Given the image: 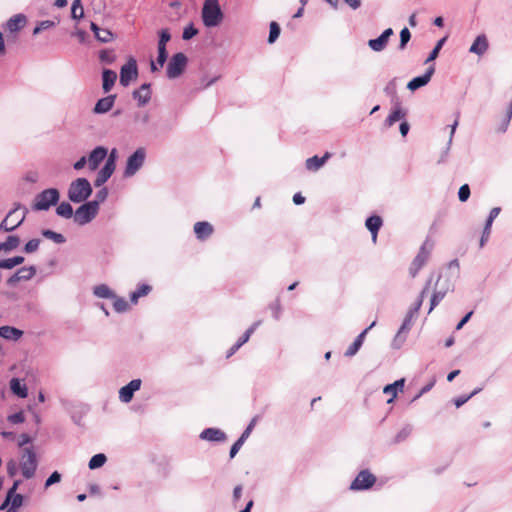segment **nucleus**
I'll return each mask as SVG.
<instances>
[{"instance_id":"nucleus-43","label":"nucleus","mask_w":512,"mask_h":512,"mask_svg":"<svg viewBox=\"0 0 512 512\" xmlns=\"http://www.w3.org/2000/svg\"><path fill=\"white\" fill-rule=\"evenodd\" d=\"M259 325H260V321L253 323L252 326L246 330V332L242 335V337L236 343H238L240 346L245 344L250 339L251 335L253 334V332L256 330V328Z\"/></svg>"},{"instance_id":"nucleus-39","label":"nucleus","mask_w":512,"mask_h":512,"mask_svg":"<svg viewBox=\"0 0 512 512\" xmlns=\"http://www.w3.org/2000/svg\"><path fill=\"white\" fill-rule=\"evenodd\" d=\"M59 216L64 218H70L73 215L72 206L68 202H62L56 209Z\"/></svg>"},{"instance_id":"nucleus-41","label":"nucleus","mask_w":512,"mask_h":512,"mask_svg":"<svg viewBox=\"0 0 512 512\" xmlns=\"http://www.w3.org/2000/svg\"><path fill=\"white\" fill-rule=\"evenodd\" d=\"M99 59L101 62L111 64L115 61L116 55L112 50H102L99 53Z\"/></svg>"},{"instance_id":"nucleus-48","label":"nucleus","mask_w":512,"mask_h":512,"mask_svg":"<svg viewBox=\"0 0 512 512\" xmlns=\"http://www.w3.org/2000/svg\"><path fill=\"white\" fill-rule=\"evenodd\" d=\"M20 484V481L19 480H16L14 483H13V486L9 489L8 493H7V496H6V499L5 501L2 503V505L0 506V509L1 510H4L10 503V499H11V496H13V494L16 493V490L18 488Z\"/></svg>"},{"instance_id":"nucleus-14","label":"nucleus","mask_w":512,"mask_h":512,"mask_svg":"<svg viewBox=\"0 0 512 512\" xmlns=\"http://www.w3.org/2000/svg\"><path fill=\"white\" fill-rule=\"evenodd\" d=\"M107 156V149L104 147L95 148L88 157V167L94 171Z\"/></svg>"},{"instance_id":"nucleus-61","label":"nucleus","mask_w":512,"mask_h":512,"mask_svg":"<svg viewBox=\"0 0 512 512\" xmlns=\"http://www.w3.org/2000/svg\"><path fill=\"white\" fill-rule=\"evenodd\" d=\"M478 391H473L469 396L467 397H459L454 400V404L457 408L461 407L464 403H466L472 396H474Z\"/></svg>"},{"instance_id":"nucleus-30","label":"nucleus","mask_w":512,"mask_h":512,"mask_svg":"<svg viewBox=\"0 0 512 512\" xmlns=\"http://www.w3.org/2000/svg\"><path fill=\"white\" fill-rule=\"evenodd\" d=\"M331 157L329 152H326L323 157L313 156L306 160V168L308 170L316 171L321 168L326 161Z\"/></svg>"},{"instance_id":"nucleus-38","label":"nucleus","mask_w":512,"mask_h":512,"mask_svg":"<svg viewBox=\"0 0 512 512\" xmlns=\"http://www.w3.org/2000/svg\"><path fill=\"white\" fill-rule=\"evenodd\" d=\"M71 16L73 19H81L84 16V9L81 0H73Z\"/></svg>"},{"instance_id":"nucleus-50","label":"nucleus","mask_w":512,"mask_h":512,"mask_svg":"<svg viewBox=\"0 0 512 512\" xmlns=\"http://www.w3.org/2000/svg\"><path fill=\"white\" fill-rule=\"evenodd\" d=\"M458 197L461 202H466L470 197V187L468 184H464L460 187Z\"/></svg>"},{"instance_id":"nucleus-46","label":"nucleus","mask_w":512,"mask_h":512,"mask_svg":"<svg viewBox=\"0 0 512 512\" xmlns=\"http://www.w3.org/2000/svg\"><path fill=\"white\" fill-rule=\"evenodd\" d=\"M113 307H114L115 311L121 313V312H125L128 309L129 304L125 299L117 298L114 296Z\"/></svg>"},{"instance_id":"nucleus-3","label":"nucleus","mask_w":512,"mask_h":512,"mask_svg":"<svg viewBox=\"0 0 512 512\" xmlns=\"http://www.w3.org/2000/svg\"><path fill=\"white\" fill-rule=\"evenodd\" d=\"M27 209L17 204L0 224V231L10 232L19 227L25 220Z\"/></svg>"},{"instance_id":"nucleus-18","label":"nucleus","mask_w":512,"mask_h":512,"mask_svg":"<svg viewBox=\"0 0 512 512\" xmlns=\"http://www.w3.org/2000/svg\"><path fill=\"white\" fill-rule=\"evenodd\" d=\"M213 231V226L209 222L200 221L194 224V233L199 240L207 239L212 235Z\"/></svg>"},{"instance_id":"nucleus-9","label":"nucleus","mask_w":512,"mask_h":512,"mask_svg":"<svg viewBox=\"0 0 512 512\" xmlns=\"http://www.w3.org/2000/svg\"><path fill=\"white\" fill-rule=\"evenodd\" d=\"M138 75L137 63L134 58H130L120 70V84L124 87L128 86Z\"/></svg>"},{"instance_id":"nucleus-4","label":"nucleus","mask_w":512,"mask_h":512,"mask_svg":"<svg viewBox=\"0 0 512 512\" xmlns=\"http://www.w3.org/2000/svg\"><path fill=\"white\" fill-rule=\"evenodd\" d=\"M20 468L22 475L26 479H30L34 476L37 469V458L36 453L32 447H26L22 451Z\"/></svg>"},{"instance_id":"nucleus-58","label":"nucleus","mask_w":512,"mask_h":512,"mask_svg":"<svg viewBox=\"0 0 512 512\" xmlns=\"http://www.w3.org/2000/svg\"><path fill=\"white\" fill-rule=\"evenodd\" d=\"M444 41H445V38L441 39V40L437 43V45H436V46L434 47V49L431 51V53H430V55H429V57H428L427 61H432V60H434V59L438 56V53H439V51H440V49H441V47H442V45H443Z\"/></svg>"},{"instance_id":"nucleus-64","label":"nucleus","mask_w":512,"mask_h":512,"mask_svg":"<svg viewBox=\"0 0 512 512\" xmlns=\"http://www.w3.org/2000/svg\"><path fill=\"white\" fill-rule=\"evenodd\" d=\"M73 35L77 37V39L81 43H84L86 41L87 33L83 30H77Z\"/></svg>"},{"instance_id":"nucleus-32","label":"nucleus","mask_w":512,"mask_h":512,"mask_svg":"<svg viewBox=\"0 0 512 512\" xmlns=\"http://www.w3.org/2000/svg\"><path fill=\"white\" fill-rule=\"evenodd\" d=\"M406 113L401 109L400 105L397 104L394 109L391 111V113L388 115V117L385 120V126L391 127L393 126L397 121L403 119L405 117Z\"/></svg>"},{"instance_id":"nucleus-60","label":"nucleus","mask_w":512,"mask_h":512,"mask_svg":"<svg viewBox=\"0 0 512 512\" xmlns=\"http://www.w3.org/2000/svg\"><path fill=\"white\" fill-rule=\"evenodd\" d=\"M7 473L10 477H14L17 473V464L14 460H10L7 463Z\"/></svg>"},{"instance_id":"nucleus-51","label":"nucleus","mask_w":512,"mask_h":512,"mask_svg":"<svg viewBox=\"0 0 512 512\" xmlns=\"http://www.w3.org/2000/svg\"><path fill=\"white\" fill-rule=\"evenodd\" d=\"M39 245H40L39 239H32L26 243V245L24 247V251H25V253H28V254L33 253L39 248Z\"/></svg>"},{"instance_id":"nucleus-22","label":"nucleus","mask_w":512,"mask_h":512,"mask_svg":"<svg viewBox=\"0 0 512 512\" xmlns=\"http://www.w3.org/2000/svg\"><path fill=\"white\" fill-rule=\"evenodd\" d=\"M375 322H373L368 328H366L364 331H362L357 338L354 340V342L349 346V348L345 352V356L351 357L354 356L359 349L361 348L364 338L368 332L369 329H371L374 326Z\"/></svg>"},{"instance_id":"nucleus-36","label":"nucleus","mask_w":512,"mask_h":512,"mask_svg":"<svg viewBox=\"0 0 512 512\" xmlns=\"http://www.w3.org/2000/svg\"><path fill=\"white\" fill-rule=\"evenodd\" d=\"M20 244V239L18 236L11 235L9 236L5 242L0 244V251H11L16 249Z\"/></svg>"},{"instance_id":"nucleus-42","label":"nucleus","mask_w":512,"mask_h":512,"mask_svg":"<svg viewBox=\"0 0 512 512\" xmlns=\"http://www.w3.org/2000/svg\"><path fill=\"white\" fill-rule=\"evenodd\" d=\"M42 235L48 239H52L55 243L61 244L65 242V238L62 234L56 233L52 230H43Z\"/></svg>"},{"instance_id":"nucleus-59","label":"nucleus","mask_w":512,"mask_h":512,"mask_svg":"<svg viewBox=\"0 0 512 512\" xmlns=\"http://www.w3.org/2000/svg\"><path fill=\"white\" fill-rule=\"evenodd\" d=\"M430 282L427 283V285L424 287V289L421 291L420 295H419V299L417 300L416 304H415V308H414V312H418L422 306V303H423V300H424V296L426 294V291L428 289V285H429Z\"/></svg>"},{"instance_id":"nucleus-35","label":"nucleus","mask_w":512,"mask_h":512,"mask_svg":"<svg viewBox=\"0 0 512 512\" xmlns=\"http://www.w3.org/2000/svg\"><path fill=\"white\" fill-rule=\"evenodd\" d=\"M151 290H152V287L148 284L140 285L136 291L131 293V295H130L131 302L136 304L140 297L148 295Z\"/></svg>"},{"instance_id":"nucleus-40","label":"nucleus","mask_w":512,"mask_h":512,"mask_svg":"<svg viewBox=\"0 0 512 512\" xmlns=\"http://www.w3.org/2000/svg\"><path fill=\"white\" fill-rule=\"evenodd\" d=\"M94 294L100 298H111L114 297L112 291L107 285H98L94 288Z\"/></svg>"},{"instance_id":"nucleus-31","label":"nucleus","mask_w":512,"mask_h":512,"mask_svg":"<svg viewBox=\"0 0 512 512\" xmlns=\"http://www.w3.org/2000/svg\"><path fill=\"white\" fill-rule=\"evenodd\" d=\"M102 78H103L102 87H103L104 92L107 93L114 86L116 79H117V74H116V72H114L112 70L105 69L103 71Z\"/></svg>"},{"instance_id":"nucleus-15","label":"nucleus","mask_w":512,"mask_h":512,"mask_svg":"<svg viewBox=\"0 0 512 512\" xmlns=\"http://www.w3.org/2000/svg\"><path fill=\"white\" fill-rule=\"evenodd\" d=\"M511 118H512V100L509 102L505 111L497 117V121L495 124V130L497 132H505L510 123Z\"/></svg>"},{"instance_id":"nucleus-29","label":"nucleus","mask_w":512,"mask_h":512,"mask_svg":"<svg viewBox=\"0 0 512 512\" xmlns=\"http://www.w3.org/2000/svg\"><path fill=\"white\" fill-rule=\"evenodd\" d=\"M23 335V331L12 326L0 327V336L7 340H19Z\"/></svg>"},{"instance_id":"nucleus-23","label":"nucleus","mask_w":512,"mask_h":512,"mask_svg":"<svg viewBox=\"0 0 512 512\" xmlns=\"http://www.w3.org/2000/svg\"><path fill=\"white\" fill-rule=\"evenodd\" d=\"M200 438L207 441H224L226 439V435L223 431L217 428H207L203 430L200 434Z\"/></svg>"},{"instance_id":"nucleus-63","label":"nucleus","mask_w":512,"mask_h":512,"mask_svg":"<svg viewBox=\"0 0 512 512\" xmlns=\"http://www.w3.org/2000/svg\"><path fill=\"white\" fill-rule=\"evenodd\" d=\"M254 425H255V419H253L250 422V424L247 426V428L244 430V432L242 433V435L240 437L246 441V439L249 437Z\"/></svg>"},{"instance_id":"nucleus-56","label":"nucleus","mask_w":512,"mask_h":512,"mask_svg":"<svg viewBox=\"0 0 512 512\" xmlns=\"http://www.w3.org/2000/svg\"><path fill=\"white\" fill-rule=\"evenodd\" d=\"M170 39H171V35H170L168 29H162L160 31V39H159L158 45L166 46V43L168 41H170Z\"/></svg>"},{"instance_id":"nucleus-27","label":"nucleus","mask_w":512,"mask_h":512,"mask_svg":"<svg viewBox=\"0 0 512 512\" xmlns=\"http://www.w3.org/2000/svg\"><path fill=\"white\" fill-rule=\"evenodd\" d=\"M115 168L112 167V163H105L104 167L98 172V175L95 179V186H102L113 174Z\"/></svg>"},{"instance_id":"nucleus-52","label":"nucleus","mask_w":512,"mask_h":512,"mask_svg":"<svg viewBox=\"0 0 512 512\" xmlns=\"http://www.w3.org/2000/svg\"><path fill=\"white\" fill-rule=\"evenodd\" d=\"M197 34H198V30L192 24H190L189 26L184 28L182 38L184 40H189Z\"/></svg>"},{"instance_id":"nucleus-10","label":"nucleus","mask_w":512,"mask_h":512,"mask_svg":"<svg viewBox=\"0 0 512 512\" xmlns=\"http://www.w3.org/2000/svg\"><path fill=\"white\" fill-rule=\"evenodd\" d=\"M376 482V477L368 470L361 471L351 483V490H365L371 488Z\"/></svg>"},{"instance_id":"nucleus-12","label":"nucleus","mask_w":512,"mask_h":512,"mask_svg":"<svg viewBox=\"0 0 512 512\" xmlns=\"http://www.w3.org/2000/svg\"><path fill=\"white\" fill-rule=\"evenodd\" d=\"M500 211H501L500 207H494V208L491 209V211L489 213V216H488V218L486 220L484 229L482 231L481 238H480V247L481 248L489 240V237L491 235V230H492V223L495 220V218L499 215Z\"/></svg>"},{"instance_id":"nucleus-33","label":"nucleus","mask_w":512,"mask_h":512,"mask_svg":"<svg viewBox=\"0 0 512 512\" xmlns=\"http://www.w3.org/2000/svg\"><path fill=\"white\" fill-rule=\"evenodd\" d=\"M404 382V379H400L395 381L393 384H389L384 387L383 392L391 396L390 399L387 401L388 403H391L394 400V398L397 396L398 390L402 391L404 387Z\"/></svg>"},{"instance_id":"nucleus-24","label":"nucleus","mask_w":512,"mask_h":512,"mask_svg":"<svg viewBox=\"0 0 512 512\" xmlns=\"http://www.w3.org/2000/svg\"><path fill=\"white\" fill-rule=\"evenodd\" d=\"M36 273L34 266L20 268L10 279L9 283H15L21 280H30Z\"/></svg>"},{"instance_id":"nucleus-45","label":"nucleus","mask_w":512,"mask_h":512,"mask_svg":"<svg viewBox=\"0 0 512 512\" xmlns=\"http://www.w3.org/2000/svg\"><path fill=\"white\" fill-rule=\"evenodd\" d=\"M56 25V22L52 20H45L38 23V25L33 30V35L39 34L43 30H47L53 28Z\"/></svg>"},{"instance_id":"nucleus-47","label":"nucleus","mask_w":512,"mask_h":512,"mask_svg":"<svg viewBox=\"0 0 512 512\" xmlns=\"http://www.w3.org/2000/svg\"><path fill=\"white\" fill-rule=\"evenodd\" d=\"M444 297H445V292L436 291L433 293L431 300H430L429 313L432 312V310L443 300Z\"/></svg>"},{"instance_id":"nucleus-26","label":"nucleus","mask_w":512,"mask_h":512,"mask_svg":"<svg viewBox=\"0 0 512 512\" xmlns=\"http://www.w3.org/2000/svg\"><path fill=\"white\" fill-rule=\"evenodd\" d=\"M133 97L140 106L145 105L151 98L150 85L143 84L138 90L133 92Z\"/></svg>"},{"instance_id":"nucleus-6","label":"nucleus","mask_w":512,"mask_h":512,"mask_svg":"<svg viewBox=\"0 0 512 512\" xmlns=\"http://www.w3.org/2000/svg\"><path fill=\"white\" fill-rule=\"evenodd\" d=\"M58 200L59 192L57 189H46L36 196L33 209L37 211L47 210L51 205L56 204Z\"/></svg>"},{"instance_id":"nucleus-34","label":"nucleus","mask_w":512,"mask_h":512,"mask_svg":"<svg viewBox=\"0 0 512 512\" xmlns=\"http://www.w3.org/2000/svg\"><path fill=\"white\" fill-rule=\"evenodd\" d=\"M10 388L11 391L20 398H26L28 395L26 385L22 384L21 381L17 378H13L10 381Z\"/></svg>"},{"instance_id":"nucleus-16","label":"nucleus","mask_w":512,"mask_h":512,"mask_svg":"<svg viewBox=\"0 0 512 512\" xmlns=\"http://www.w3.org/2000/svg\"><path fill=\"white\" fill-rule=\"evenodd\" d=\"M392 34L393 30L391 28H387L378 38L369 40V47L376 52L382 51L386 47L389 37Z\"/></svg>"},{"instance_id":"nucleus-17","label":"nucleus","mask_w":512,"mask_h":512,"mask_svg":"<svg viewBox=\"0 0 512 512\" xmlns=\"http://www.w3.org/2000/svg\"><path fill=\"white\" fill-rule=\"evenodd\" d=\"M489 47V42L485 34L478 35L469 48V52L482 56Z\"/></svg>"},{"instance_id":"nucleus-13","label":"nucleus","mask_w":512,"mask_h":512,"mask_svg":"<svg viewBox=\"0 0 512 512\" xmlns=\"http://www.w3.org/2000/svg\"><path fill=\"white\" fill-rule=\"evenodd\" d=\"M141 386L140 379H134L127 385L123 386L119 391V398L122 402L128 403L132 400L135 391L139 390Z\"/></svg>"},{"instance_id":"nucleus-11","label":"nucleus","mask_w":512,"mask_h":512,"mask_svg":"<svg viewBox=\"0 0 512 512\" xmlns=\"http://www.w3.org/2000/svg\"><path fill=\"white\" fill-rule=\"evenodd\" d=\"M145 160V150L143 148L137 149L127 160L125 169L126 176L134 175L140 167L143 165Z\"/></svg>"},{"instance_id":"nucleus-1","label":"nucleus","mask_w":512,"mask_h":512,"mask_svg":"<svg viewBox=\"0 0 512 512\" xmlns=\"http://www.w3.org/2000/svg\"><path fill=\"white\" fill-rule=\"evenodd\" d=\"M223 14L218 0H205L202 8V20L206 27H215L222 21Z\"/></svg>"},{"instance_id":"nucleus-62","label":"nucleus","mask_w":512,"mask_h":512,"mask_svg":"<svg viewBox=\"0 0 512 512\" xmlns=\"http://www.w3.org/2000/svg\"><path fill=\"white\" fill-rule=\"evenodd\" d=\"M14 267L15 266H14L13 261L11 260V258L4 259V260L0 261V269H12Z\"/></svg>"},{"instance_id":"nucleus-2","label":"nucleus","mask_w":512,"mask_h":512,"mask_svg":"<svg viewBox=\"0 0 512 512\" xmlns=\"http://www.w3.org/2000/svg\"><path fill=\"white\" fill-rule=\"evenodd\" d=\"M92 193L89 181L85 178H78L70 184L68 197L74 203L85 201Z\"/></svg>"},{"instance_id":"nucleus-28","label":"nucleus","mask_w":512,"mask_h":512,"mask_svg":"<svg viewBox=\"0 0 512 512\" xmlns=\"http://www.w3.org/2000/svg\"><path fill=\"white\" fill-rule=\"evenodd\" d=\"M91 30L94 32L95 37L98 41L102 43H107L113 40V33L108 29H102L98 27L95 23H91Z\"/></svg>"},{"instance_id":"nucleus-7","label":"nucleus","mask_w":512,"mask_h":512,"mask_svg":"<svg viewBox=\"0 0 512 512\" xmlns=\"http://www.w3.org/2000/svg\"><path fill=\"white\" fill-rule=\"evenodd\" d=\"M98 209V201H90L81 205L75 212V222L79 225L89 223L97 215Z\"/></svg>"},{"instance_id":"nucleus-49","label":"nucleus","mask_w":512,"mask_h":512,"mask_svg":"<svg viewBox=\"0 0 512 512\" xmlns=\"http://www.w3.org/2000/svg\"><path fill=\"white\" fill-rule=\"evenodd\" d=\"M411 38V33L408 28H403L400 32V45L399 48L402 50Z\"/></svg>"},{"instance_id":"nucleus-37","label":"nucleus","mask_w":512,"mask_h":512,"mask_svg":"<svg viewBox=\"0 0 512 512\" xmlns=\"http://www.w3.org/2000/svg\"><path fill=\"white\" fill-rule=\"evenodd\" d=\"M106 461H107L106 456L102 453H99V454L94 455L90 459L88 466L91 470H94V469L102 467L106 463Z\"/></svg>"},{"instance_id":"nucleus-57","label":"nucleus","mask_w":512,"mask_h":512,"mask_svg":"<svg viewBox=\"0 0 512 512\" xmlns=\"http://www.w3.org/2000/svg\"><path fill=\"white\" fill-rule=\"evenodd\" d=\"M245 440L241 437L232 445L230 449V458H234L235 455L238 453L242 445L244 444Z\"/></svg>"},{"instance_id":"nucleus-5","label":"nucleus","mask_w":512,"mask_h":512,"mask_svg":"<svg viewBox=\"0 0 512 512\" xmlns=\"http://www.w3.org/2000/svg\"><path fill=\"white\" fill-rule=\"evenodd\" d=\"M433 248V244L429 241H425L420 247L418 254L413 259L410 267L409 274L412 278L416 277L419 271L424 267V265L429 260L431 251Z\"/></svg>"},{"instance_id":"nucleus-8","label":"nucleus","mask_w":512,"mask_h":512,"mask_svg":"<svg viewBox=\"0 0 512 512\" xmlns=\"http://www.w3.org/2000/svg\"><path fill=\"white\" fill-rule=\"evenodd\" d=\"M187 64V57L183 53H176L167 65V76L171 79L181 75Z\"/></svg>"},{"instance_id":"nucleus-20","label":"nucleus","mask_w":512,"mask_h":512,"mask_svg":"<svg viewBox=\"0 0 512 512\" xmlns=\"http://www.w3.org/2000/svg\"><path fill=\"white\" fill-rule=\"evenodd\" d=\"M433 73H434V68L430 67L424 75L413 78L407 84V88L410 89L411 91H414L422 86H425L430 81Z\"/></svg>"},{"instance_id":"nucleus-54","label":"nucleus","mask_w":512,"mask_h":512,"mask_svg":"<svg viewBox=\"0 0 512 512\" xmlns=\"http://www.w3.org/2000/svg\"><path fill=\"white\" fill-rule=\"evenodd\" d=\"M22 502H23V496L21 494L15 493V494H13V496H11L9 505L13 509H17L22 505Z\"/></svg>"},{"instance_id":"nucleus-21","label":"nucleus","mask_w":512,"mask_h":512,"mask_svg":"<svg viewBox=\"0 0 512 512\" xmlns=\"http://www.w3.org/2000/svg\"><path fill=\"white\" fill-rule=\"evenodd\" d=\"M27 19L23 14H17L11 17L7 23L6 28L11 33L20 31L26 25Z\"/></svg>"},{"instance_id":"nucleus-25","label":"nucleus","mask_w":512,"mask_h":512,"mask_svg":"<svg viewBox=\"0 0 512 512\" xmlns=\"http://www.w3.org/2000/svg\"><path fill=\"white\" fill-rule=\"evenodd\" d=\"M115 98V95H109L107 97L99 99L94 107V112L97 114H101L110 111L114 105Z\"/></svg>"},{"instance_id":"nucleus-53","label":"nucleus","mask_w":512,"mask_h":512,"mask_svg":"<svg viewBox=\"0 0 512 512\" xmlns=\"http://www.w3.org/2000/svg\"><path fill=\"white\" fill-rule=\"evenodd\" d=\"M7 420L12 424H20L25 421V415L24 412L20 411L18 413L9 415Z\"/></svg>"},{"instance_id":"nucleus-44","label":"nucleus","mask_w":512,"mask_h":512,"mask_svg":"<svg viewBox=\"0 0 512 512\" xmlns=\"http://www.w3.org/2000/svg\"><path fill=\"white\" fill-rule=\"evenodd\" d=\"M279 35H280V26L278 25L277 22L272 21L270 23V33H269L268 42L274 43L276 41V39L279 37Z\"/></svg>"},{"instance_id":"nucleus-19","label":"nucleus","mask_w":512,"mask_h":512,"mask_svg":"<svg viewBox=\"0 0 512 512\" xmlns=\"http://www.w3.org/2000/svg\"><path fill=\"white\" fill-rule=\"evenodd\" d=\"M382 224V218L378 215H373L366 219L365 226L371 232L372 241L374 243L377 241L378 231L380 230Z\"/></svg>"},{"instance_id":"nucleus-55","label":"nucleus","mask_w":512,"mask_h":512,"mask_svg":"<svg viewBox=\"0 0 512 512\" xmlns=\"http://www.w3.org/2000/svg\"><path fill=\"white\" fill-rule=\"evenodd\" d=\"M61 474L57 471L53 472L49 478L45 482V488L50 487L51 485L60 482Z\"/></svg>"}]
</instances>
